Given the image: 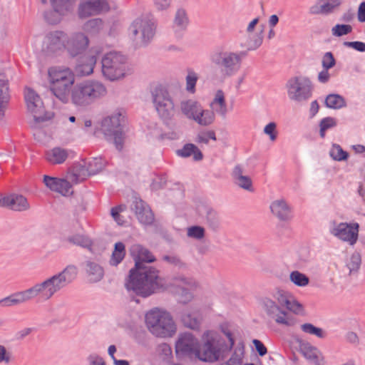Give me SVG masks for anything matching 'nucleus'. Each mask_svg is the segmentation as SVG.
<instances>
[{"instance_id":"1","label":"nucleus","mask_w":365,"mask_h":365,"mask_svg":"<svg viewBox=\"0 0 365 365\" xmlns=\"http://www.w3.org/2000/svg\"><path fill=\"white\" fill-rule=\"evenodd\" d=\"M135 261V267L129 272L125 287L137 295L147 297L163 288V279L159 277V271L146 264L156 260L148 249L139 244L133 245L129 250Z\"/></svg>"},{"instance_id":"2","label":"nucleus","mask_w":365,"mask_h":365,"mask_svg":"<svg viewBox=\"0 0 365 365\" xmlns=\"http://www.w3.org/2000/svg\"><path fill=\"white\" fill-rule=\"evenodd\" d=\"M228 344L214 332H207L202 346L200 345L197 357L203 361L214 362L223 359L234 346L235 341L230 331H223Z\"/></svg>"},{"instance_id":"3","label":"nucleus","mask_w":365,"mask_h":365,"mask_svg":"<svg viewBox=\"0 0 365 365\" xmlns=\"http://www.w3.org/2000/svg\"><path fill=\"white\" fill-rule=\"evenodd\" d=\"M246 56L245 51L233 52L219 47L210 56L211 63L219 70L224 78H230L238 73Z\"/></svg>"},{"instance_id":"4","label":"nucleus","mask_w":365,"mask_h":365,"mask_svg":"<svg viewBox=\"0 0 365 365\" xmlns=\"http://www.w3.org/2000/svg\"><path fill=\"white\" fill-rule=\"evenodd\" d=\"M106 93V88L102 83L87 80L73 86L71 99L74 105L86 107L104 96Z\"/></svg>"},{"instance_id":"5","label":"nucleus","mask_w":365,"mask_h":365,"mask_svg":"<svg viewBox=\"0 0 365 365\" xmlns=\"http://www.w3.org/2000/svg\"><path fill=\"white\" fill-rule=\"evenodd\" d=\"M124 125L125 116L120 111L104 118L101 121V130L106 139L112 140L119 151L122 150L125 138Z\"/></svg>"},{"instance_id":"6","label":"nucleus","mask_w":365,"mask_h":365,"mask_svg":"<svg viewBox=\"0 0 365 365\" xmlns=\"http://www.w3.org/2000/svg\"><path fill=\"white\" fill-rule=\"evenodd\" d=\"M128 66L127 58L119 52L111 51L101 59V71L103 76L113 81L123 78Z\"/></svg>"},{"instance_id":"7","label":"nucleus","mask_w":365,"mask_h":365,"mask_svg":"<svg viewBox=\"0 0 365 365\" xmlns=\"http://www.w3.org/2000/svg\"><path fill=\"white\" fill-rule=\"evenodd\" d=\"M155 24L149 17L138 18L130 26L129 31L136 46H144L153 39L155 31Z\"/></svg>"},{"instance_id":"8","label":"nucleus","mask_w":365,"mask_h":365,"mask_svg":"<svg viewBox=\"0 0 365 365\" xmlns=\"http://www.w3.org/2000/svg\"><path fill=\"white\" fill-rule=\"evenodd\" d=\"M285 86L291 101L301 103L308 101L312 96V83L307 76L292 77L287 81Z\"/></svg>"},{"instance_id":"9","label":"nucleus","mask_w":365,"mask_h":365,"mask_svg":"<svg viewBox=\"0 0 365 365\" xmlns=\"http://www.w3.org/2000/svg\"><path fill=\"white\" fill-rule=\"evenodd\" d=\"M151 94L153 103L160 118L170 119L174 115V103L168 89L159 85L154 88Z\"/></svg>"},{"instance_id":"10","label":"nucleus","mask_w":365,"mask_h":365,"mask_svg":"<svg viewBox=\"0 0 365 365\" xmlns=\"http://www.w3.org/2000/svg\"><path fill=\"white\" fill-rule=\"evenodd\" d=\"M58 291L51 278L49 277L41 283L24 290L26 301H30L36 297L40 300L46 301L51 299Z\"/></svg>"},{"instance_id":"11","label":"nucleus","mask_w":365,"mask_h":365,"mask_svg":"<svg viewBox=\"0 0 365 365\" xmlns=\"http://www.w3.org/2000/svg\"><path fill=\"white\" fill-rule=\"evenodd\" d=\"M102 53L99 46L91 47L88 52L80 56L76 71L80 76H88L93 71L98 56Z\"/></svg>"},{"instance_id":"12","label":"nucleus","mask_w":365,"mask_h":365,"mask_svg":"<svg viewBox=\"0 0 365 365\" xmlns=\"http://www.w3.org/2000/svg\"><path fill=\"white\" fill-rule=\"evenodd\" d=\"M359 230V225L357 222H340L333 227L330 232L337 238L347 242L353 246L358 240Z\"/></svg>"},{"instance_id":"13","label":"nucleus","mask_w":365,"mask_h":365,"mask_svg":"<svg viewBox=\"0 0 365 365\" xmlns=\"http://www.w3.org/2000/svg\"><path fill=\"white\" fill-rule=\"evenodd\" d=\"M25 100L26 101L28 109L34 114V120L36 123H41L49 120L51 117L45 113L43 106V101L41 97L35 93L33 89L29 88L25 94Z\"/></svg>"},{"instance_id":"14","label":"nucleus","mask_w":365,"mask_h":365,"mask_svg":"<svg viewBox=\"0 0 365 365\" xmlns=\"http://www.w3.org/2000/svg\"><path fill=\"white\" fill-rule=\"evenodd\" d=\"M88 45V37L82 32H77L67 38L65 49L70 56L74 58L83 55Z\"/></svg>"},{"instance_id":"15","label":"nucleus","mask_w":365,"mask_h":365,"mask_svg":"<svg viewBox=\"0 0 365 365\" xmlns=\"http://www.w3.org/2000/svg\"><path fill=\"white\" fill-rule=\"evenodd\" d=\"M150 332L157 337H171L176 331L174 321H145Z\"/></svg>"},{"instance_id":"16","label":"nucleus","mask_w":365,"mask_h":365,"mask_svg":"<svg viewBox=\"0 0 365 365\" xmlns=\"http://www.w3.org/2000/svg\"><path fill=\"white\" fill-rule=\"evenodd\" d=\"M200 347L197 339L190 333L182 334L175 344V351L182 355L196 356Z\"/></svg>"},{"instance_id":"17","label":"nucleus","mask_w":365,"mask_h":365,"mask_svg":"<svg viewBox=\"0 0 365 365\" xmlns=\"http://www.w3.org/2000/svg\"><path fill=\"white\" fill-rule=\"evenodd\" d=\"M344 0H317L315 4L309 7L312 15H329L339 10Z\"/></svg>"},{"instance_id":"18","label":"nucleus","mask_w":365,"mask_h":365,"mask_svg":"<svg viewBox=\"0 0 365 365\" xmlns=\"http://www.w3.org/2000/svg\"><path fill=\"white\" fill-rule=\"evenodd\" d=\"M78 269L73 264H69L61 272L51 277L58 291L66 287L71 283L77 277Z\"/></svg>"},{"instance_id":"19","label":"nucleus","mask_w":365,"mask_h":365,"mask_svg":"<svg viewBox=\"0 0 365 365\" xmlns=\"http://www.w3.org/2000/svg\"><path fill=\"white\" fill-rule=\"evenodd\" d=\"M261 305L268 317L272 319H289V313L284 309V306L280 305L278 302L264 298L262 300Z\"/></svg>"},{"instance_id":"20","label":"nucleus","mask_w":365,"mask_h":365,"mask_svg":"<svg viewBox=\"0 0 365 365\" xmlns=\"http://www.w3.org/2000/svg\"><path fill=\"white\" fill-rule=\"evenodd\" d=\"M131 210L141 224L149 225L153 222L154 215L152 210L141 199H135L133 202Z\"/></svg>"},{"instance_id":"21","label":"nucleus","mask_w":365,"mask_h":365,"mask_svg":"<svg viewBox=\"0 0 365 365\" xmlns=\"http://www.w3.org/2000/svg\"><path fill=\"white\" fill-rule=\"evenodd\" d=\"M43 182L51 190L63 196H68L73 193L72 185L67 180L44 175Z\"/></svg>"},{"instance_id":"22","label":"nucleus","mask_w":365,"mask_h":365,"mask_svg":"<svg viewBox=\"0 0 365 365\" xmlns=\"http://www.w3.org/2000/svg\"><path fill=\"white\" fill-rule=\"evenodd\" d=\"M277 299L280 305L284 306V309L289 313V319L291 313L299 317L307 316L304 306L292 297L279 293Z\"/></svg>"},{"instance_id":"23","label":"nucleus","mask_w":365,"mask_h":365,"mask_svg":"<svg viewBox=\"0 0 365 365\" xmlns=\"http://www.w3.org/2000/svg\"><path fill=\"white\" fill-rule=\"evenodd\" d=\"M76 153L69 149L61 147H54L46 153V159L53 165L63 163L68 158L73 159Z\"/></svg>"},{"instance_id":"24","label":"nucleus","mask_w":365,"mask_h":365,"mask_svg":"<svg viewBox=\"0 0 365 365\" xmlns=\"http://www.w3.org/2000/svg\"><path fill=\"white\" fill-rule=\"evenodd\" d=\"M51 2L53 10L46 11L44 13V18L48 23L51 24H56L58 23V18H56L55 19H51L49 16L55 14L56 13H58L61 15H64L67 11L72 9L75 3V0H51Z\"/></svg>"},{"instance_id":"25","label":"nucleus","mask_w":365,"mask_h":365,"mask_svg":"<svg viewBox=\"0 0 365 365\" xmlns=\"http://www.w3.org/2000/svg\"><path fill=\"white\" fill-rule=\"evenodd\" d=\"M0 206L8 207L15 211H24L29 209V204L24 196L12 194L1 198Z\"/></svg>"},{"instance_id":"26","label":"nucleus","mask_w":365,"mask_h":365,"mask_svg":"<svg viewBox=\"0 0 365 365\" xmlns=\"http://www.w3.org/2000/svg\"><path fill=\"white\" fill-rule=\"evenodd\" d=\"M48 78L50 84H59L75 81V76L68 68H61L52 67L48 69Z\"/></svg>"},{"instance_id":"27","label":"nucleus","mask_w":365,"mask_h":365,"mask_svg":"<svg viewBox=\"0 0 365 365\" xmlns=\"http://www.w3.org/2000/svg\"><path fill=\"white\" fill-rule=\"evenodd\" d=\"M89 172L85 163H74L68 170V179L74 184L83 182L89 176Z\"/></svg>"},{"instance_id":"28","label":"nucleus","mask_w":365,"mask_h":365,"mask_svg":"<svg viewBox=\"0 0 365 365\" xmlns=\"http://www.w3.org/2000/svg\"><path fill=\"white\" fill-rule=\"evenodd\" d=\"M272 213L280 221H287L292 218V209L284 200H277L270 205Z\"/></svg>"},{"instance_id":"29","label":"nucleus","mask_w":365,"mask_h":365,"mask_svg":"<svg viewBox=\"0 0 365 365\" xmlns=\"http://www.w3.org/2000/svg\"><path fill=\"white\" fill-rule=\"evenodd\" d=\"M73 84L74 81L59 84H50V91L60 101L66 103L71 96Z\"/></svg>"},{"instance_id":"30","label":"nucleus","mask_w":365,"mask_h":365,"mask_svg":"<svg viewBox=\"0 0 365 365\" xmlns=\"http://www.w3.org/2000/svg\"><path fill=\"white\" fill-rule=\"evenodd\" d=\"M67 38L66 34L61 31L50 32L47 35L48 49L53 53H56L63 48L65 49Z\"/></svg>"},{"instance_id":"31","label":"nucleus","mask_w":365,"mask_h":365,"mask_svg":"<svg viewBox=\"0 0 365 365\" xmlns=\"http://www.w3.org/2000/svg\"><path fill=\"white\" fill-rule=\"evenodd\" d=\"M83 266L91 282L96 283L103 279L104 270L98 263L91 260H86L83 263Z\"/></svg>"},{"instance_id":"32","label":"nucleus","mask_w":365,"mask_h":365,"mask_svg":"<svg viewBox=\"0 0 365 365\" xmlns=\"http://www.w3.org/2000/svg\"><path fill=\"white\" fill-rule=\"evenodd\" d=\"M299 351L307 360L314 365L323 364V356L317 348L307 343L300 346Z\"/></svg>"},{"instance_id":"33","label":"nucleus","mask_w":365,"mask_h":365,"mask_svg":"<svg viewBox=\"0 0 365 365\" xmlns=\"http://www.w3.org/2000/svg\"><path fill=\"white\" fill-rule=\"evenodd\" d=\"M212 308L210 306H205L203 308L198 307L197 306L191 307L190 309H183L180 312V319H198L203 317H207Z\"/></svg>"},{"instance_id":"34","label":"nucleus","mask_w":365,"mask_h":365,"mask_svg":"<svg viewBox=\"0 0 365 365\" xmlns=\"http://www.w3.org/2000/svg\"><path fill=\"white\" fill-rule=\"evenodd\" d=\"M9 99L8 79L4 75L0 74V119L4 116Z\"/></svg>"},{"instance_id":"35","label":"nucleus","mask_w":365,"mask_h":365,"mask_svg":"<svg viewBox=\"0 0 365 365\" xmlns=\"http://www.w3.org/2000/svg\"><path fill=\"white\" fill-rule=\"evenodd\" d=\"M178 156L182 158H187L192 156L194 161H200L203 159V154L201 150L193 143H185L182 148L175 151Z\"/></svg>"},{"instance_id":"36","label":"nucleus","mask_w":365,"mask_h":365,"mask_svg":"<svg viewBox=\"0 0 365 365\" xmlns=\"http://www.w3.org/2000/svg\"><path fill=\"white\" fill-rule=\"evenodd\" d=\"M232 177L235 182L241 188L252 191V182L249 176L243 175V169L240 165H237L232 171Z\"/></svg>"},{"instance_id":"37","label":"nucleus","mask_w":365,"mask_h":365,"mask_svg":"<svg viewBox=\"0 0 365 365\" xmlns=\"http://www.w3.org/2000/svg\"><path fill=\"white\" fill-rule=\"evenodd\" d=\"M205 224L213 232H217L221 228V221L218 212L211 207L206 209Z\"/></svg>"},{"instance_id":"38","label":"nucleus","mask_w":365,"mask_h":365,"mask_svg":"<svg viewBox=\"0 0 365 365\" xmlns=\"http://www.w3.org/2000/svg\"><path fill=\"white\" fill-rule=\"evenodd\" d=\"M200 105L193 100H187L182 101L180 103V109L182 113L189 119L195 120L196 115L200 112Z\"/></svg>"},{"instance_id":"39","label":"nucleus","mask_w":365,"mask_h":365,"mask_svg":"<svg viewBox=\"0 0 365 365\" xmlns=\"http://www.w3.org/2000/svg\"><path fill=\"white\" fill-rule=\"evenodd\" d=\"M26 302L23 291L17 292L0 299V307L17 306Z\"/></svg>"},{"instance_id":"40","label":"nucleus","mask_w":365,"mask_h":365,"mask_svg":"<svg viewBox=\"0 0 365 365\" xmlns=\"http://www.w3.org/2000/svg\"><path fill=\"white\" fill-rule=\"evenodd\" d=\"M145 319L146 320H171L173 319V317L170 312L166 311L165 309L160 307H153L145 313Z\"/></svg>"},{"instance_id":"41","label":"nucleus","mask_w":365,"mask_h":365,"mask_svg":"<svg viewBox=\"0 0 365 365\" xmlns=\"http://www.w3.org/2000/svg\"><path fill=\"white\" fill-rule=\"evenodd\" d=\"M326 107L331 109H340L346 106V103L344 98L336 93L329 94L324 101Z\"/></svg>"},{"instance_id":"42","label":"nucleus","mask_w":365,"mask_h":365,"mask_svg":"<svg viewBox=\"0 0 365 365\" xmlns=\"http://www.w3.org/2000/svg\"><path fill=\"white\" fill-rule=\"evenodd\" d=\"M189 24V19L186 11L182 9H179L175 13L173 20V28L175 31H184Z\"/></svg>"},{"instance_id":"43","label":"nucleus","mask_w":365,"mask_h":365,"mask_svg":"<svg viewBox=\"0 0 365 365\" xmlns=\"http://www.w3.org/2000/svg\"><path fill=\"white\" fill-rule=\"evenodd\" d=\"M125 255V245L121 242H118L114 245V249L110 259V264L117 266L124 259Z\"/></svg>"},{"instance_id":"44","label":"nucleus","mask_w":365,"mask_h":365,"mask_svg":"<svg viewBox=\"0 0 365 365\" xmlns=\"http://www.w3.org/2000/svg\"><path fill=\"white\" fill-rule=\"evenodd\" d=\"M103 21L100 18L91 19L87 21L83 26L84 31L91 35H96L100 33L103 29Z\"/></svg>"},{"instance_id":"45","label":"nucleus","mask_w":365,"mask_h":365,"mask_svg":"<svg viewBox=\"0 0 365 365\" xmlns=\"http://www.w3.org/2000/svg\"><path fill=\"white\" fill-rule=\"evenodd\" d=\"M361 264V256L358 252H354L346 262V267L349 269V275L357 274Z\"/></svg>"},{"instance_id":"46","label":"nucleus","mask_w":365,"mask_h":365,"mask_svg":"<svg viewBox=\"0 0 365 365\" xmlns=\"http://www.w3.org/2000/svg\"><path fill=\"white\" fill-rule=\"evenodd\" d=\"M215 113L212 110H203L201 107L198 115H196L195 122L201 125H209L214 122Z\"/></svg>"},{"instance_id":"47","label":"nucleus","mask_w":365,"mask_h":365,"mask_svg":"<svg viewBox=\"0 0 365 365\" xmlns=\"http://www.w3.org/2000/svg\"><path fill=\"white\" fill-rule=\"evenodd\" d=\"M289 280L297 287H306L309 283V278L299 271H292L289 274Z\"/></svg>"},{"instance_id":"48","label":"nucleus","mask_w":365,"mask_h":365,"mask_svg":"<svg viewBox=\"0 0 365 365\" xmlns=\"http://www.w3.org/2000/svg\"><path fill=\"white\" fill-rule=\"evenodd\" d=\"M66 241L71 244L78 245L82 247H90L92 245L91 241L82 235H73L68 236Z\"/></svg>"},{"instance_id":"49","label":"nucleus","mask_w":365,"mask_h":365,"mask_svg":"<svg viewBox=\"0 0 365 365\" xmlns=\"http://www.w3.org/2000/svg\"><path fill=\"white\" fill-rule=\"evenodd\" d=\"M263 41V29L259 33L255 34H251L249 36V39L247 41V50L248 51H254L258 48Z\"/></svg>"},{"instance_id":"50","label":"nucleus","mask_w":365,"mask_h":365,"mask_svg":"<svg viewBox=\"0 0 365 365\" xmlns=\"http://www.w3.org/2000/svg\"><path fill=\"white\" fill-rule=\"evenodd\" d=\"M329 155L336 161L346 160L349 158V153L338 144H333Z\"/></svg>"},{"instance_id":"51","label":"nucleus","mask_w":365,"mask_h":365,"mask_svg":"<svg viewBox=\"0 0 365 365\" xmlns=\"http://www.w3.org/2000/svg\"><path fill=\"white\" fill-rule=\"evenodd\" d=\"M197 74L192 69H187L186 80V90L190 93L195 92V86L197 81Z\"/></svg>"},{"instance_id":"52","label":"nucleus","mask_w":365,"mask_h":365,"mask_svg":"<svg viewBox=\"0 0 365 365\" xmlns=\"http://www.w3.org/2000/svg\"><path fill=\"white\" fill-rule=\"evenodd\" d=\"M89 1L94 14H98L103 11H108L110 9V6L106 0H90Z\"/></svg>"},{"instance_id":"53","label":"nucleus","mask_w":365,"mask_h":365,"mask_svg":"<svg viewBox=\"0 0 365 365\" xmlns=\"http://www.w3.org/2000/svg\"><path fill=\"white\" fill-rule=\"evenodd\" d=\"M244 354V346L238 345L230 359L227 361V365H242V356Z\"/></svg>"},{"instance_id":"54","label":"nucleus","mask_w":365,"mask_h":365,"mask_svg":"<svg viewBox=\"0 0 365 365\" xmlns=\"http://www.w3.org/2000/svg\"><path fill=\"white\" fill-rule=\"evenodd\" d=\"M205 230L200 225H193L187 228V235L189 237L200 240L205 237Z\"/></svg>"},{"instance_id":"55","label":"nucleus","mask_w":365,"mask_h":365,"mask_svg":"<svg viewBox=\"0 0 365 365\" xmlns=\"http://www.w3.org/2000/svg\"><path fill=\"white\" fill-rule=\"evenodd\" d=\"M336 125V120L331 117H326L321 120L319 123V135L320 137L324 138L325 137V132L327 130L331 128Z\"/></svg>"},{"instance_id":"56","label":"nucleus","mask_w":365,"mask_h":365,"mask_svg":"<svg viewBox=\"0 0 365 365\" xmlns=\"http://www.w3.org/2000/svg\"><path fill=\"white\" fill-rule=\"evenodd\" d=\"M216 140V135L214 130H207V131H202L200 132L195 138V142L197 143H204V144H208L209 140Z\"/></svg>"},{"instance_id":"57","label":"nucleus","mask_w":365,"mask_h":365,"mask_svg":"<svg viewBox=\"0 0 365 365\" xmlns=\"http://www.w3.org/2000/svg\"><path fill=\"white\" fill-rule=\"evenodd\" d=\"M170 284H187L194 287L196 286L197 282L192 277H186L182 274H179L171 277Z\"/></svg>"},{"instance_id":"58","label":"nucleus","mask_w":365,"mask_h":365,"mask_svg":"<svg viewBox=\"0 0 365 365\" xmlns=\"http://www.w3.org/2000/svg\"><path fill=\"white\" fill-rule=\"evenodd\" d=\"M352 31V27L349 24H336L331 29L332 35L340 37L347 35Z\"/></svg>"},{"instance_id":"59","label":"nucleus","mask_w":365,"mask_h":365,"mask_svg":"<svg viewBox=\"0 0 365 365\" xmlns=\"http://www.w3.org/2000/svg\"><path fill=\"white\" fill-rule=\"evenodd\" d=\"M90 175L99 173L103 168V163L101 158H95L87 165Z\"/></svg>"},{"instance_id":"60","label":"nucleus","mask_w":365,"mask_h":365,"mask_svg":"<svg viewBox=\"0 0 365 365\" xmlns=\"http://www.w3.org/2000/svg\"><path fill=\"white\" fill-rule=\"evenodd\" d=\"M78 14L80 19H85L90 16L94 15L91 9L90 1H85L78 6Z\"/></svg>"},{"instance_id":"61","label":"nucleus","mask_w":365,"mask_h":365,"mask_svg":"<svg viewBox=\"0 0 365 365\" xmlns=\"http://www.w3.org/2000/svg\"><path fill=\"white\" fill-rule=\"evenodd\" d=\"M301 329L304 332L315 335L319 338H323L324 336L322 329L317 327H314L312 324H304L301 326Z\"/></svg>"},{"instance_id":"62","label":"nucleus","mask_w":365,"mask_h":365,"mask_svg":"<svg viewBox=\"0 0 365 365\" xmlns=\"http://www.w3.org/2000/svg\"><path fill=\"white\" fill-rule=\"evenodd\" d=\"M336 65V59L330 51L326 52L322 60V68L330 69Z\"/></svg>"},{"instance_id":"63","label":"nucleus","mask_w":365,"mask_h":365,"mask_svg":"<svg viewBox=\"0 0 365 365\" xmlns=\"http://www.w3.org/2000/svg\"><path fill=\"white\" fill-rule=\"evenodd\" d=\"M170 266L178 270H185L187 268V264L184 262L179 255L176 254H174L173 259H171Z\"/></svg>"},{"instance_id":"64","label":"nucleus","mask_w":365,"mask_h":365,"mask_svg":"<svg viewBox=\"0 0 365 365\" xmlns=\"http://www.w3.org/2000/svg\"><path fill=\"white\" fill-rule=\"evenodd\" d=\"M276 123L274 122L269 123L264 128V133L269 136V139L274 141L277 138Z\"/></svg>"}]
</instances>
